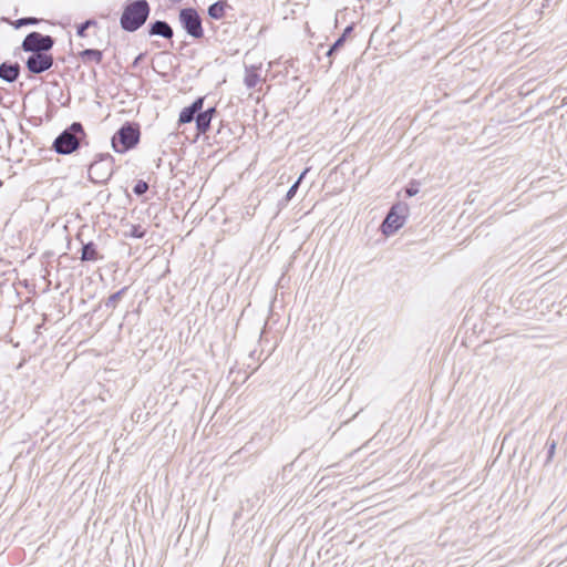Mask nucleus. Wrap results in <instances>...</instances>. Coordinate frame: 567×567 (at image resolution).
I'll list each match as a JSON object with an SVG mask.
<instances>
[{
  "label": "nucleus",
  "instance_id": "16",
  "mask_svg": "<svg viewBox=\"0 0 567 567\" xmlns=\"http://www.w3.org/2000/svg\"><path fill=\"white\" fill-rule=\"evenodd\" d=\"M228 3L226 0H218L207 8V14L209 18L214 20H220L226 14V8H228Z\"/></svg>",
  "mask_w": 567,
  "mask_h": 567
},
{
  "label": "nucleus",
  "instance_id": "7",
  "mask_svg": "<svg viewBox=\"0 0 567 567\" xmlns=\"http://www.w3.org/2000/svg\"><path fill=\"white\" fill-rule=\"evenodd\" d=\"M54 44L55 39L53 37L31 31L24 37L20 49L25 53H49Z\"/></svg>",
  "mask_w": 567,
  "mask_h": 567
},
{
  "label": "nucleus",
  "instance_id": "9",
  "mask_svg": "<svg viewBox=\"0 0 567 567\" xmlns=\"http://www.w3.org/2000/svg\"><path fill=\"white\" fill-rule=\"evenodd\" d=\"M205 100L206 96H198L189 105L181 110L177 120L178 127L196 122L199 111H202V107H204Z\"/></svg>",
  "mask_w": 567,
  "mask_h": 567
},
{
  "label": "nucleus",
  "instance_id": "27",
  "mask_svg": "<svg viewBox=\"0 0 567 567\" xmlns=\"http://www.w3.org/2000/svg\"><path fill=\"white\" fill-rule=\"evenodd\" d=\"M145 56H146V52H141L140 54H137L135 56V59L133 60L131 66L133 69L137 68L141 64V62L144 61Z\"/></svg>",
  "mask_w": 567,
  "mask_h": 567
},
{
  "label": "nucleus",
  "instance_id": "11",
  "mask_svg": "<svg viewBox=\"0 0 567 567\" xmlns=\"http://www.w3.org/2000/svg\"><path fill=\"white\" fill-rule=\"evenodd\" d=\"M354 30V24L347 25L342 33L336 39V41L329 47L326 52V56L329 59L327 68H331L333 58L338 54V52L344 47L347 40L351 37Z\"/></svg>",
  "mask_w": 567,
  "mask_h": 567
},
{
  "label": "nucleus",
  "instance_id": "10",
  "mask_svg": "<svg viewBox=\"0 0 567 567\" xmlns=\"http://www.w3.org/2000/svg\"><path fill=\"white\" fill-rule=\"evenodd\" d=\"M147 34L148 37H161L163 39L169 40L171 47H174V30L172 25L165 20H154L147 24Z\"/></svg>",
  "mask_w": 567,
  "mask_h": 567
},
{
  "label": "nucleus",
  "instance_id": "5",
  "mask_svg": "<svg viewBox=\"0 0 567 567\" xmlns=\"http://www.w3.org/2000/svg\"><path fill=\"white\" fill-rule=\"evenodd\" d=\"M409 205L405 202L394 203L388 210L382 224L381 231L386 237L394 235L401 229L409 216Z\"/></svg>",
  "mask_w": 567,
  "mask_h": 567
},
{
  "label": "nucleus",
  "instance_id": "23",
  "mask_svg": "<svg viewBox=\"0 0 567 567\" xmlns=\"http://www.w3.org/2000/svg\"><path fill=\"white\" fill-rule=\"evenodd\" d=\"M146 233H147L146 229L144 227H142L141 225H132L127 236H130L132 238L142 239L145 237Z\"/></svg>",
  "mask_w": 567,
  "mask_h": 567
},
{
  "label": "nucleus",
  "instance_id": "8",
  "mask_svg": "<svg viewBox=\"0 0 567 567\" xmlns=\"http://www.w3.org/2000/svg\"><path fill=\"white\" fill-rule=\"evenodd\" d=\"M54 58L49 53H29L24 60L25 69L31 75L41 74L53 66Z\"/></svg>",
  "mask_w": 567,
  "mask_h": 567
},
{
  "label": "nucleus",
  "instance_id": "2",
  "mask_svg": "<svg viewBox=\"0 0 567 567\" xmlns=\"http://www.w3.org/2000/svg\"><path fill=\"white\" fill-rule=\"evenodd\" d=\"M151 6L147 0H130L124 3L120 25L126 32H135L147 21Z\"/></svg>",
  "mask_w": 567,
  "mask_h": 567
},
{
  "label": "nucleus",
  "instance_id": "24",
  "mask_svg": "<svg viewBox=\"0 0 567 567\" xmlns=\"http://www.w3.org/2000/svg\"><path fill=\"white\" fill-rule=\"evenodd\" d=\"M148 190V184L143 181V179H138L135 182L134 186H133V193L141 197L143 195L146 194V192Z\"/></svg>",
  "mask_w": 567,
  "mask_h": 567
},
{
  "label": "nucleus",
  "instance_id": "18",
  "mask_svg": "<svg viewBox=\"0 0 567 567\" xmlns=\"http://www.w3.org/2000/svg\"><path fill=\"white\" fill-rule=\"evenodd\" d=\"M233 136V131L228 123H224L220 121L219 127L214 136L215 143L217 144H224L228 143Z\"/></svg>",
  "mask_w": 567,
  "mask_h": 567
},
{
  "label": "nucleus",
  "instance_id": "20",
  "mask_svg": "<svg viewBox=\"0 0 567 567\" xmlns=\"http://www.w3.org/2000/svg\"><path fill=\"white\" fill-rule=\"evenodd\" d=\"M40 21L41 20L35 17H23V18L14 20L12 22V25L14 29H20L25 25H37L40 23Z\"/></svg>",
  "mask_w": 567,
  "mask_h": 567
},
{
  "label": "nucleus",
  "instance_id": "29",
  "mask_svg": "<svg viewBox=\"0 0 567 567\" xmlns=\"http://www.w3.org/2000/svg\"><path fill=\"white\" fill-rule=\"evenodd\" d=\"M309 172V168H305L303 172L299 175L298 179L299 184L301 183L302 178H305L306 174Z\"/></svg>",
  "mask_w": 567,
  "mask_h": 567
},
{
  "label": "nucleus",
  "instance_id": "6",
  "mask_svg": "<svg viewBox=\"0 0 567 567\" xmlns=\"http://www.w3.org/2000/svg\"><path fill=\"white\" fill-rule=\"evenodd\" d=\"M178 22L183 30L193 39L204 38L203 20L195 8H181L178 11Z\"/></svg>",
  "mask_w": 567,
  "mask_h": 567
},
{
  "label": "nucleus",
  "instance_id": "3",
  "mask_svg": "<svg viewBox=\"0 0 567 567\" xmlns=\"http://www.w3.org/2000/svg\"><path fill=\"white\" fill-rule=\"evenodd\" d=\"M141 124L135 121H125L111 137V146L115 153L125 154L140 144Z\"/></svg>",
  "mask_w": 567,
  "mask_h": 567
},
{
  "label": "nucleus",
  "instance_id": "32",
  "mask_svg": "<svg viewBox=\"0 0 567 567\" xmlns=\"http://www.w3.org/2000/svg\"><path fill=\"white\" fill-rule=\"evenodd\" d=\"M3 185V182L0 179V187Z\"/></svg>",
  "mask_w": 567,
  "mask_h": 567
},
{
  "label": "nucleus",
  "instance_id": "21",
  "mask_svg": "<svg viewBox=\"0 0 567 567\" xmlns=\"http://www.w3.org/2000/svg\"><path fill=\"white\" fill-rule=\"evenodd\" d=\"M96 24V21L94 19H87L76 25V35L80 38L86 37V31L90 27H93Z\"/></svg>",
  "mask_w": 567,
  "mask_h": 567
},
{
  "label": "nucleus",
  "instance_id": "4",
  "mask_svg": "<svg viewBox=\"0 0 567 567\" xmlns=\"http://www.w3.org/2000/svg\"><path fill=\"white\" fill-rule=\"evenodd\" d=\"M114 157L110 153H97L87 166L89 181L104 185L114 174Z\"/></svg>",
  "mask_w": 567,
  "mask_h": 567
},
{
  "label": "nucleus",
  "instance_id": "25",
  "mask_svg": "<svg viewBox=\"0 0 567 567\" xmlns=\"http://www.w3.org/2000/svg\"><path fill=\"white\" fill-rule=\"evenodd\" d=\"M546 447H547V454H546L545 464L547 465V464L551 463V461L555 456L557 442L555 440L548 441L546 443Z\"/></svg>",
  "mask_w": 567,
  "mask_h": 567
},
{
  "label": "nucleus",
  "instance_id": "15",
  "mask_svg": "<svg viewBox=\"0 0 567 567\" xmlns=\"http://www.w3.org/2000/svg\"><path fill=\"white\" fill-rule=\"evenodd\" d=\"M212 122L213 120L204 113V107H202V111H199L195 122L196 136L207 134L212 128Z\"/></svg>",
  "mask_w": 567,
  "mask_h": 567
},
{
  "label": "nucleus",
  "instance_id": "13",
  "mask_svg": "<svg viewBox=\"0 0 567 567\" xmlns=\"http://www.w3.org/2000/svg\"><path fill=\"white\" fill-rule=\"evenodd\" d=\"M102 258H103V256L100 255V252L97 250V245L94 241L82 243L81 256H80V259L82 261L94 262Z\"/></svg>",
  "mask_w": 567,
  "mask_h": 567
},
{
  "label": "nucleus",
  "instance_id": "19",
  "mask_svg": "<svg viewBox=\"0 0 567 567\" xmlns=\"http://www.w3.org/2000/svg\"><path fill=\"white\" fill-rule=\"evenodd\" d=\"M260 81L259 73L251 69H246L244 83L248 89H254Z\"/></svg>",
  "mask_w": 567,
  "mask_h": 567
},
{
  "label": "nucleus",
  "instance_id": "12",
  "mask_svg": "<svg viewBox=\"0 0 567 567\" xmlns=\"http://www.w3.org/2000/svg\"><path fill=\"white\" fill-rule=\"evenodd\" d=\"M21 72V66L18 62L4 61L0 64V79L7 83L16 82Z\"/></svg>",
  "mask_w": 567,
  "mask_h": 567
},
{
  "label": "nucleus",
  "instance_id": "22",
  "mask_svg": "<svg viewBox=\"0 0 567 567\" xmlns=\"http://www.w3.org/2000/svg\"><path fill=\"white\" fill-rule=\"evenodd\" d=\"M421 183L416 179H412L409 184L403 188L406 197H413L420 192Z\"/></svg>",
  "mask_w": 567,
  "mask_h": 567
},
{
  "label": "nucleus",
  "instance_id": "26",
  "mask_svg": "<svg viewBox=\"0 0 567 567\" xmlns=\"http://www.w3.org/2000/svg\"><path fill=\"white\" fill-rule=\"evenodd\" d=\"M298 188H299V181H296L291 186L290 188L288 189L287 194H286V197H285V200L286 202H290L297 194L298 192Z\"/></svg>",
  "mask_w": 567,
  "mask_h": 567
},
{
  "label": "nucleus",
  "instance_id": "17",
  "mask_svg": "<svg viewBox=\"0 0 567 567\" xmlns=\"http://www.w3.org/2000/svg\"><path fill=\"white\" fill-rule=\"evenodd\" d=\"M127 290H128V287H123L120 290H117L116 292L110 295L105 300H103L99 305V308L105 307L106 309L114 310Z\"/></svg>",
  "mask_w": 567,
  "mask_h": 567
},
{
  "label": "nucleus",
  "instance_id": "31",
  "mask_svg": "<svg viewBox=\"0 0 567 567\" xmlns=\"http://www.w3.org/2000/svg\"><path fill=\"white\" fill-rule=\"evenodd\" d=\"M154 45H156L157 48H161V44H158V42H153Z\"/></svg>",
  "mask_w": 567,
  "mask_h": 567
},
{
  "label": "nucleus",
  "instance_id": "30",
  "mask_svg": "<svg viewBox=\"0 0 567 567\" xmlns=\"http://www.w3.org/2000/svg\"><path fill=\"white\" fill-rule=\"evenodd\" d=\"M182 1H183V0H171V2H173V3H179V2H182Z\"/></svg>",
  "mask_w": 567,
  "mask_h": 567
},
{
  "label": "nucleus",
  "instance_id": "28",
  "mask_svg": "<svg viewBox=\"0 0 567 567\" xmlns=\"http://www.w3.org/2000/svg\"><path fill=\"white\" fill-rule=\"evenodd\" d=\"M204 113L206 115H208L209 118L214 120V118H216L218 111H217L216 106H209L206 110H204Z\"/></svg>",
  "mask_w": 567,
  "mask_h": 567
},
{
  "label": "nucleus",
  "instance_id": "14",
  "mask_svg": "<svg viewBox=\"0 0 567 567\" xmlns=\"http://www.w3.org/2000/svg\"><path fill=\"white\" fill-rule=\"evenodd\" d=\"M76 56L85 64L91 62L100 64L103 61L104 54L102 50L90 48L78 52Z\"/></svg>",
  "mask_w": 567,
  "mask_h": 567
},
{
  "label": "nucleus",
  "instance_id": "1",
  "mask_svg": "<svg viewBox=\"0 0 567 567\" xmlns=\"http://www.w3.org/2000/svg\"><path fill=\"white\" fill-rule=\"evenodd\" d=\"M87 144V134L83 124L73 122L54 138L52 150L59 155H70Z\"/></svg>",
  "mask_w": 567,
  "mask_h": 567
}]
</instances>
